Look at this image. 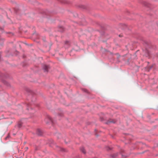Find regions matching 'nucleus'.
I'll return each instance as SVG.
<instances>
[{
	"instance_id": "obj_1",
	"label": "nucleus",
	"mask_w": 158,
	"mask_h": 158,
	"mask_svg": "<svg viewBox=\"0 0 158 158\" xmlns=\"http://www.w3.org/2000/svg\"><path fill=\"white\" fill-rule=\"evenodd\" d=\"M115 121L114 120L110 119V120H108L107 122V124H110V123H115Z\"/></svg>"
},
{
	"instance_id": "obj_2",
	"label": "nucleus",
	"mask_w": 158,
	"mask_h": 158,
	"mask_svg": "<svg viewBox=\"0 0 158 158\" xmlns=\"http://www.w3.org/2000/svg\"><path fill=\"white\" fill-rule=\"evenodd\" d=\"M81 151L84 153H85V150L83 147H81L80 148Z\"/></svg>"
},
{
	"instance_id": "obj_3",
	"label": "nucleus",
	"mask_w": 158,
	"mask_h": 158,
	"mask_svg": "<svg viewBox=\"0 0 158 158\" xmlns=\"http://www.w3.org/2000/svg\"><path fill=\"white\" fill-rule=\"evenodd\" d=\"M48 67L47 65H44V69L45 71H48Z\"/></svg>"
},
{
	"instance_id": "obj_4",
	"label": "nucleus",
	"mask_w": 158,
	"mask_h": 158,
	"mask_svg": "<svg viewBox=\"0 0 158 158\" xmlns=\"http://www.w3.org/2000/svg\"><path fill=\"white\" fill-rule=\"evenodd\" d=\"M146 52H147V54H145V56L146 57H149V52L147 50L146 51Z\"/></svg>"
},
{
	"instance_id": "obj_5",
	"label": "nucleus",
	"mask_w": 158,
	"mask_h": 158,
	"mask_svg": "<svg viewBox=\"0 0 158 158\" xmlns=\"http://www.w3.org/2000/svg\"><path fill=\"white\" fill-rule=\"evenodd\" d=\"M38 132H39V133H38V134L39 135H41L42 134H41V131H40V130H38Z\"/></svg>"
}]
</instances>
